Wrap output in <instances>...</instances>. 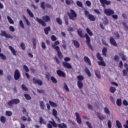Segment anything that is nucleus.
<instances>
[{"label": "nucleus", "instance_id": "1", "mask_svg": "<svg viewBox=\"0 0 128 128\" xmlns=\"http://www.w3.org/2000/svg\"><path fill=\"white\" fill-rule=\"evenodd\" d=\"M100 2H101L103 8H104V14H106V16H112V14H114V10L108 8L106 9V5L107 6L110 5L112 2L110 1H108L107 0H100Z\"/></svg>", "mask_w": 128, "mask_h": 128}, {"label": "nucleus", "instance_id": "2", "mask_svg": "<svg viewBox=\"0 0 128 128\" xmlns=\"http://www.w3.org/2000/svg\"><path fill=\"white\" fill-rule=\"evenodd\" d=\"M49 122H50V124H52L54 128H56V126H58L59 128H68L66 125L64 123L62 124H59L58 125V124H56V122H54V121H50Z\"/></svg>", "mask_w": 128, "mask_h": 128}, {"label": "nucleus", "instance_id": "3", "mask_svg": "<svg viewBox=\"0 0 128 128\" xmlns=\"http://www.w3.org/2000/svg\"><path fill=\"white\" fill-rule=\"evenodd\" d=\"M68 14L70 18L72 20H74L76 18V13L72 10H70V12H68Z\"/></svg>", "mask_w": 128, "mask_h": 128}, {"label": "nucleus", "instance_id": "4", "mask_svg": "<svg viewBox=\"0 0 128 128\" xmlns=\"http://www.w3.org/2000/svg\"><path fill=\"white\" fill-rule=\"evenodd\" d=\"M20 102V100L18 99H13L8 102V106H12V104H17Z\"/></svg>", "mask_w": 128, "mask_h": 128}, {"label": "nucleus", "instance_id": "5", "mask_svg": "<svg viewBox=\"0 0 128 128\" xmlns=\"http://www.w3.org/2000/svg\"><path fill=\"white\" fill-rule=\"evenodd\" d=\"M2 33L0 34V36H5L6 38H12V36L10 34H6V32L4 31H1Z\"/></svg>", "mask_w": 128, "mask_h": 128}, {"label": "nucleus", "instance_id": "6", "mask_svg": "<svg viewBox=\"0 0 128 128\" xmlns=\"http://www.w3.org/2000/svg\"><path fill=\"white\" fill-rule=\"evenodd\" d=\"M86 44L91 50H92V46L90 44V36H88V34H86Z\"/></svg>", "mask_w": 128, "mask_h": 128}, {"label": "nucleus", "instance_id": "7", "mask_svg": "<svg viewBox=\"0 0 128 128\" xmlns=\"http://www.w3.org/2000/svg\"><path fill=\"white\" fill-rule=\"evenodd\" d=\"M20 78V71L18 70H15L14 74V78L16 80H18V78Z\"/></svg>", "mask_w": 128, "mask_h": 128}, {"label": "nucleus", "instance_id": "8", "mask_svg": "<svg viewBox=\"0 0 128 128\" xmlns=\"http://www.w3.org/2000/svg\"><path fill=\"white\" fill-rule=\"evenodd\" d=\"M33 82H34V84H38V86H42V80H38V78H33Z\"/></svg>", "mask_w": 128, "mask_h": 128}, {"label": "nucleus", "instance_id": "9", "mask_svg": "<svg viewBox=\"0 0 128 128\" xmlns=\"http://www.w3.org/2000/svg\"><path fill=\"white\" fill-rule=\"evenodd\" d=\"M35 20H36V22H38V24H42V26H46V22H44L42 20L40 19V18H36L35 19Z\"/></svg>", "mask_w": 128, "mask_h": 128}, {"label": "nucleus", "instance_id": "10", "mask_svg": "<svg viewBox=\"0 0 128 128\" xmlns=\"http://www.w3.org/2000/svg\"><path fill=\"white\" fill-rule=\"evenodd\" d=\"M76 120L78 124H82V120L80 119V114H78V113L76 112Z\"/></svg>", "mask_w": 128, "mask_h": 128}, {"label": "nucleus", "instance_id": "11", "mask_svg": "<svg viewBox=\"0 0 128 128\" xmlns=\"http://www.w3.org/2000/svg\"><path fill=\"white\" fill-rule=\"evenodd\" d=\"M84 61L85 62H86L88 64V66H92V62H90V60L88 58V57L85 56L84 57Z\"/></svg>", "mask_w": 128, "mask_h": 128}, {"label": "nucleus", "instance_id": "12", "mask_svg": "<svg viewBox=\"0 0 128 128\" xmlns=\"http://www.w3.org/2000/svg\"><path fill=\"white\" fill-rule=\"evenodd\" d=\"M62 64L64 68H72V65L70 63L66 62H63Z\"/></svg>", "mask_w": 128, "mask_h": 128}, {"label": "nucleus", "instance_id": "13", "mask_svg": "<svg viewBox=\"0 0 128 128\" xmlns=\"http://www.w3.org/2000/svg\"><path fill=\"white\" fill-rule=\"evenodd\" d=\"M42 18L44 22H50V16H45L42 17Z\"/></svg>", "mask_w": 128, "mask_h": 128}, {"label": "nucleus", "instance_id": "14", "mask_svg": "<svg viewBox=\"0 0 128 128\" xmlns=\"http://www.w3.org/2000/svg\"><path fill=\"white\" fill-rule=\"evenodd\" d=\"M77 86L80 90L82 89V88L84 87V84L82 81H78Z\"/></svg>", "mask_w": 128, "mask_h": 128}, {"label": "nucleus", "instance_id": "15", "mask_svg": "<svg viewBox=\"0 0 128 128\" xmlns=\"http://www.w3.org/2000/svg\"><path fill=\"white\" fill-rule=\"evenodd\" d=\"M9 48L14 56H16V51L14 50V48L12 47V46H10Z\"/></svg>", "mask_w": 128, "mask_h": 128}, {"label": "nucleus", "instance_id": "16", "mask_svg": "<svg viewBox=\"0 0 128 128\" xmlns=\"http://www.w3.org/2000/svg\"><path fill=\"white\" fill-rule=\"evenodd\" d=\"M57 74H58V76H62L63 78L66 76L64 72L60 71V70H58L57 71Z\"/></svg>", "mask_w": 128, "mask_h": 128}, {"label": "nucleus", "instance_id": "17", "mask_svg": "<svg viewBox=\"0 0 128 128\" xmlns=\"http://www.w3.org/2000/svg\"><path fill=\"white\" fill-rule=\"evenodd\" d=\"M52 48H54V50L57 52V53L60 52V47H58V46H56V45L52 44Z\"/></svg>", "mask_w": 128, "mask_h": 128}, {"label": "nucleus", "instance_id": "18", "mask_svg": "<svg viewBox=\"0 0 128 128\" xmlns=\"http://www.w3.org/2000/svg\"><path fill=\"white\" fill-rule=\"evenodd\" d=\"M110 42L113 46H117L116 42V41L114 40V38H110Z\"/></svg>", "mask_w": 128, "mask_h": 128}, {"label": "nucleus", "instance_id": "19", "mask_svg": "<svg viewBox=\"0 0 128 128\" xmlns=\"http://www.w3.org/2000/svg\"><path fill=\"white\" fill-rule=\"evenodd\" d=\"M78 34L80 38H84V34H82V30L79 29L78 30Z\"/></svg>", "mask_w": 128, "mask_h": 128}, {"label": "nucleus", "instance_id": "20", "mask_svg": "<svg viewBox=\"0 0 128 128\" xmlns=\"http://www.w3.org/2000/svg\"><path fill=\"white\" fill-rule=\"evenodd\" d=\"M116 126L118 128H122V123L118 120H116Z\"/></svg>", "mask_w": 128, "mask_h": 128}, {"label": "nucleus", "instance_id": "21", "mask_svg": "<svg viewBox=\"0 0 128 128\" xmlns=\"http://www.w3.org/2000/svg\"><path fill=\"white\" fill-rule=\"evenodd\" d=\"M7 19H8V22H10L11 24H14V20H12V18H10V16H7Z\"/></svg>", "mask_w": 128, "mask_h": 128}, {"label": "nucleus", "instance_id": "22", "mask_svg": "<svg viewBox=\"0 0 128 128\" xmlns=\"http://www.w3.org/2000/svg\"><path fill=\"white\" fill-rule=\"evenodd\" d=\"M52 114L54 116V118H58V120H59L58 118V117L56 116H58V111H56V109H53Z\"/></svg>", "mask_w": 128, "mask_h": 128}, {"label": "nucleus", "instance_id": "23", "mask_svg": "<svg viewBox=\"0 0 128 128\" xmlns=\"http://www.w3.org/2000/svg\"><path fill=\"white\" fill-rule=\"evenodd\" d=\"M77 79L78 80V81L82 82L84 80V77L83 76L80 75L77 76Z\"/></svg>", "mask_w": 128, "mask_h": 128}, {"label": "nucleus", "instance_id": "24", "mask_svg": "<svg viewBox=\"0 0 128 128\" xmlns=\"http://www.w3.org/2000/svg\"><path fill=\"white\" fill-rule=\"evenodd\" d=\"M40 108L41 110H44V103L43 101L40 102Z\"/></svg>", "mask_w": 128, "mask_h": 128}, {"label": "nucleus", "instance_id": "25", "mask_svg": "<svg viewBox=\"0 0 128 128\" xmlns=\"http://www.w3.org/2000/svg\"><path fill=\"white\" fill-rule=\"evenodd\" d=\"M27 12L29 14L30 18H34V14H32V12L30 10V9H27Z\"/></svg>", "mask_w": 128, "mask_h": 128}, {"label": "nucleus", "instance_id": "26", "mask_svg": "<svg viewBox=\"0 0 128 128\" xmlns=\"http://www.w3.org/2000/svg\"><path fill=\"white\" fill-rule=\"evenodd\" d=\"M88 18L90 20H92V22H94V20H96V18L92 14L88 16Z\"/></svg>", "mask_w": 128, "mask_h": 128}, {"label": "nucleus", "instance_id": "27", "mask_svg": "<svg viewBox=\"0 0 128 128\" xmlns=\"http://www.w3.org/2000/svg\"><path fill=\"white\" fill-rule=\"evenodd\" d=\"M116 90V89L114 87L111 86L110 88V92H112V94H114V92Z\"/></svg>", "mask_w": 128, "mask_h": 128}, {"label": "nucleus", "instance_id": "28", "mask_svg": "<svg viewBox=\"0 0 128 128\" xmlns=\"http://www.w3.org/2000/svg\"><path fill=\"white\" fill-rule=\"evenodd\" d=\"M95 74L96 76L98 78H102V76H100V73L98 70H95Z\"/></svg>", "mask_w": 128, "mask_h": 128}, {"label": "nucleus", "instance_id": "29", "mask_svg": "<svg viewBox=\"0 0 128 128\" xmlns=\"http://www.w3.org/2000/svg\"><path fill=\"white\" fill-rule=\"evenodd\" d=\"M85 72L86 74L88 76H92V74H90V70H88V68H85Z\"/></svg>", "mask_w": 128, "mask_h": 128}, {"label": "nucleus", "instance_id": "30", "mask_svg": "<svg viewBox=\"0 0 128 128\" xmlns=\"http://www.w3.org/2000/svg\"><path fill=\"white\" fill-rule=\"evenodd\" d=\"M119 56H120L122 60H124V61L126 60V56L124 54V53L122 52L120 53Z\"/></svg>", "mask_w": 128, "mask_h": 128}, {"label": "nucleus", "instance_id": "31", "mask_svg": "<svg viewBox=\"0 0 128 128\" xmlns=\"http://www.w3.org/2000/svg\"><path fill=\"white\" fill-rule=\"evenodd\" d=\"M104 112L106 114H110V110H108V108H104Z\"/></svg>", "mask_w": 128, "mask_h": 128}, {"label": "nucleus", "instance_id": "32", "mask_svg": "<svg viewBox=\"0 0 128 128\" xmlns=\"http://www.w3.org/2000/svg\"><path fill=\"white\" fill-rule=\"evenodd\" d=\"M46 34H48V32L50 30V27H47L44 29Z\"/></svg>", "mask_w": 128, "mask_h": 128}, {"label": "nucleus", "instance_id": "33", "mask_svg": "<svg viewBox=\"0 0 128 128\" xmlns=\"http://www.w3.org/2000/svg\"><path fill=\"white\" fill-rule=\"evenodd\" d=\"M99 66H106V63L104 62V60H100V62H98Z\"/></svg>", "mask_w": 128, "mask_h": 128}, {"label": "nucleus", "instance_id": "34", "mask_svg": "<svg viewBox=\"0 0 128 128\" xmlns=\"http://www.w3.org/2000/svg\"><path fill=\"white\" fill-rule=\"evenodd\" d=\"M97 116H98V118H100V120H104V118H105L104 116L102 115V114L100 113H98Z\"/></svg>", "mask_w": 128, "mask_h": 128}, {"label": "nucleus", "instance_id": "35", "mask_svg": "<svg viewBox=\"0 0 128 128\" xmlns=\"http://www.w3.org/2000/svg\"><path fill=\"white\" fill-rule=\"evenodd\" d=\"M0 120L1 122H2V124H4L6 123V117L4 116H2L0 118Z\"/></svg>", "mask_w": 128, "mask_h": 128}, {"label": "nucleus", "instance_id": "36", "mask_svg": "<svg viewBox=\"0 0 128 128\" xmlns=\"http://www.w3.org/2000/svg\"><path fill=\"white\" fill-rule=\"evenodd\" d=\"M116 104L117 106H122V99L120 98V99H118L116 100Z\"/></svg>", "mask_w": 128, "mask_h": 128}, {"label": "nucleus", "instance_id": "37", "mask_svg": "<svg viewBox=\"0 0 128 128\" xmlns=\"http://www.w3.org/2000/svg\"><path fill=\"white\" fill-rule=\"evenodd\" d=\"M6 115L7 116H12V112L10 111H6Z\"/></svg>", "mask_w": 128, "mask_h": 128}, {"label": "nucleus", "instance_id": "38", "mask_svg": "<svg viewBox=\"0 0 128 128\" xmlns=\"http://www.w3.org/2000/svg\"><path fill=\"white\" fill-rule=\"evenodd\" d=\"M86 32L88 33L89 36H92L93 34H92V32L88 28H86Z\"/></svg>", "mask_w": 128, "mask_h": 128}, {"label": "nucleus", "instance_id": "39", "mask_svg": "<svg viewBox=\"0 0 128 128\" xmlns=\"http://www.w3.org/2000/svg\"><path fill=\"white\" fill-rule=\"evenodd\" d=\"M24 96L28 100H32V97L28 94H24Z\"/></svg>", "mask_w": 128, "mask_h": 128}, {"label": "nucleus", "instance_id": "40", "mask_svg": "<svg viewBox=\"0 0 128 128\" xmlns=\"http://www.w3.org/2000/svg\"><path fill=\"white\" fill-rule=\"evenodd\" d=\"M74 46L76 48H80V43H78V41L74 40Z\"/></svg>", "mask_w": 128, "mask_h": 128}, {"label": "nucleus", "instance_id": "41", "mask_svg": "<svg viewBox=\"0 0 128 128\" xmlns=\"http://www.w3.org/2000/svg\"><path fill=\"white\" fill-rule=\"evenodd\" d=\"M24 20H25L26 24H27V26H30V21L28 20V18H26V16H24Z\"/></svg>", "mask_w": 128, "mask_h": 128}, {"label": "nucleus", "instance_id": "42", "mask_svg": "<svg viewBox=\"0 0 128 128\" xmlns=\"http://www.w3.org/2000/svg\"><path fill=\"white\" fill-rule=\"evenodd\" d=\"M40 124H46V121L44 119H42V118L40 117Z\"/></svg>", "mask_w": 128, "mask_h": 128}, {"label": "nucleus", "instance_id": "43", "mask_svg": "<svg viewBox=\"0 0 128 128\" xmlns=\"http://www.w3.org/2000/svg\"><path fill=\"white\" fill-rule=\"evenodd\" d=\"M49 104H50V106L54 108H56V106H57V104H56L54 103V102H52V101H50L49 102Z\"/></svg>", "mask_w": 128, "mask_h": 128}, {"label": "nucleus", "instance_id": "44", "mask_svg": "<svg viewBox=\"0 0 128 128\" xmlns=\"http://www.w3.org/2000/svg\"><path fill=\"white\" fill-rule=\"evenodd\" d=\"M64 88L66 92H70V88H68V85L66 84H64Z\"/></svg>", "mask_w": 128, "mask_h": 128}, {"label": "nucleus", "instance_id": "45", "mask_svg": "<svg viewBox=\"0 0 128 128\" xmlns=\"http://www.w3.org/2000/svg\"><path fill=\"white\" fill-rule=\"evenodd\" d=\"M19 25L20 26H21L22 28L24 29V23L22 22V20H20L19 22Z\"/></svg>", "mask_w": 128, "mask_h": 128}, {"label": "nucleus", "instance_id": "46", "mask_svg": "<svg viewBox=\"0 0 128 128\" xmlns=\"http://www.w3.org/2000/svg\"><path fill=\"white\" fill-rule=\"evenodd\" d=\"M107 49L106 48H103L102 50V54L104 56H106V52Z\"/></svg>", "mask_w": 128, "mask_h": 128}, {"label": "nucleus", "instance_id": "47", "mask_svg": "<svg viewBox=\"0 0 128 128\" xmlns=\"http://www.w3.org/2000/svg\"><path fill=\"white\" fill-rule=\"evenodd\" d=\"M50 80L52 82H54V84H56V82H58L56 79V78H54V76H52L50 78Z\"/></svg>", "mask_w": 128, "mask_h": 128}, {"label": "nucleus", "instance_id": "48", "mask_svg": "<svg viewBox=\"0 0 128 128\" xmlns=\"http://www.w3.org/2000/svg\"><path fill=\"white\" fill-rule=\"evenodd\" d=\"M66 4H74V1L72 0H66Z\"/></svg>", "mask_w": 128, "mask_h": 128}, {"label": "nucleus", "instance_id": "49", "mask_svg": "<svg viewBox=\"0 0 128 128\" xmlns=\"http://www.w3.org/2000/svg\"><path fill=\"white\" fill-rule=\"evenodd\" d=\"M33 46L34 48H36V40H33Z\"/></svg>", "mask_w": 128, "mask_h": 128}, {"label": "nucleus", "instance_id": "50", "mask_svg": "<svg viewBox=\"0 0 128 128\" xmlns=\"http://www.w3.org/2000/svg\"><path fill=\"white\" fill-rule=\"evenodd\" d=\"M76 4L78 6H80V8H82V3L80 1H77L76 2Z\"/></svg>", "mask_w": 128, "mask_h": 128}, {"label": "nucleus", "instance_id": "51", "mask_svg": "<svg viewBox=\"0 0 128 128\" xmlns=\"http://www.w3.org/2000/svg\"><path fill=\"white\" fill-rule=\"evenodd\" d=\"M56 20L58 24H62V20H60V18H57Z\"/></svg>", "mask_w": 128, "mask_h": 128}, {"label": "nucleus", "instance_id": "52", "mask_svg": "<svg viewBox=\"0 0 128 128\" xmlns=\"http://www.w3.org/2000/svg\"><path fill=\"white\" fill-rule=\"evenodd\" d=\"M96 57H97V58H98L99 60H104L102 58V56H100V55L98 53L97 54Z\"/></svg>", "mask_w": 128, "mask_h": 128}, {"label": "nucleus", "instance_id": "53", "mask_svg": "<svg viewBox=\"0 0 128 128\" xmlns=\"http://www.w3.org/2000/svg\"><path fill=\"white\" fill-rule=\"evenodd\" d=\"M42 48L46 50V44L44 42H42L41 44Z\"/></svg>", "mask_w": 128, "mask_h": 128}, {"label": "nucleus", "instance_id": "54", "mask_svg": "<svg viewBox=\"0 0 128 128\" xmlns=\"http://www.w3.org/2000/svg\"><path fill=\"white\" fill-rule=\"evenodd\" d=\"M108 128H112V121L110 120H108Z\"/></svg>", "mask_w": 128, "mask_h": 128}, {"label": "nucleus", "instance_id": "55", "mask_svg": "<svg viewBox=\"0 0 128 128\" xmlns=\"http://www.w3.org/2000/svg\"><path fill=\"white\" fill-rule=\"evenodd\" d=\"M23 68L24 70L28 72H30V70H28V66L24 65V66H23Z\"/></svg>", "mask_w": 128, "mask_h": 128}, {"label": "nucleus", "instance_id": "56", "mask_svg": "<svg viewBox=\"0 0 128 128\" xmlns=\"http://www.w3.org/2000/svg\"><path fill=\"white\" fill-rule=\"evenodd\" d=\"M0 56L2 58V60H4L6 58V56L2 53H0Z\"/></svg>", "mask_w": 128, "mask_h": 128}, {"label": "nucleus", "instance_id": "57", "mask_svg": "<svg viewBox=\"0 0 128 128\" xmlns=\"http://www.w3.org/2000/svg\"><path fill=\"white\" fill-rule=\"evenodd\" d=\"M114 60H116V62H118V60H120V56L116 55L114 56Z\"/></svg>", "mask_w": 128, "mask_h": 128}, {"label": "nucleus", "instance_id": "58", "mask_svg": "<svg viewBox=\"0 0 128 128\" xmlns=\"http://www.w3.org/2000/svg\"><path fill=\"white\" fill-rule=\"evenodd\" d=\"M57 54L59 58H62V52H60V51L57 52Z\"/></svg>", "mask_w": 128, "mask_h": 128}, {"label": "nucleus", "instance_id": "59", "mask_svg": "<svg viewBox=\"0 0 128 128\" xmlns=\"http://www.w3.org/2000/svg\"><path fill=\"white\" fill-rule=\"evenodd\" d=\"M51 40L52 42H56V40L57 38L56 36L53 35V36H51Z\"/></svg>", "mask_w": 128, "mask_h": 128}, {"label": "nucleus", "instance_id": "60", "mask_svg": "<svg viewBox=\"0 0 128 128\" xmlns=\"http://www.w3.org/2000/svg\"><path fill=\"white\" fill-rule=\"evenodd\" d=\"M123 76H128V72H126V70H123Z\"/></svg>", "mask_w": 128, "mask_h": 128}, {"label": "nucleus", "instance_id": "61", "mask_svg": "<svg viewBox=\"0 0 128 128\" xmlns=\"http://www.w3.org/2000/svg\"><path fill=\"white\" fill-rule=\"evenodd\" d=\"M86 2L88 6H92V3L89 0L86 1Z\"/></svg>", "mask_w": 128, "mask_h": 128}, {"label": "nucleus", "instance_id": "62", "mask_svg": "<svg viewBox=\"0 0 128 128\" xmlns=\"http://www.w3.org/2000/svg\"><path fill=\"white\" fill-rule=\"evenodd\" d=\"M9 29H10V32H14V26H10L9 27Z\"/></svg>", "mask_w": 128, "mask_h": 128}, {"label": "nucleus", "instance_id": "63", "mask_svg": "<svg viewBox=\"0 0 128 128\" xmlns=\"http://www.w3.org/2000/svg\"><path fill=\"white\" fill-rule=\"evenodd\" d=\"M46 78L48 79V80H50V73H46Z\"/></svg>", "mask_w": 128, "mask_h": 128}, {"label": "nucleus", "instance_id": "64", "mask_svg": "<svg viewBox=\"0 0 128 128\" xmlns=\"http://www.w3.org/2000/svg\"><path fill=\"white\" fill-rule=\"evenodd\" d=\"M22 112H23L24 114L26 116H28V112H26V109H24Z\"/></svg>", "mask_w": 128, "mask_h": 128}]
</instances>
